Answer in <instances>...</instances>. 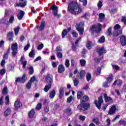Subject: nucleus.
Instances as JSON below:
<instances>
[{
	"label": "nucleus",
	"mask_w": 126,
	"mask_h": 126,
	"mask_svg": "<svg viewBox=\"0 0 126 126\" xmlns=\"http://www.w3.org/2000/svg\"><path fill=\"white\" fill-rule=\"evenodd\" d=\"M100 22H103V20L105 19V14L104 13H100L98 15Z\"/></svg>",
	"instance_id": "25"
},
{
	"label": "nucleus",
	"mask_w": 126,
	"mask_h": 126,
	"mask_svg": "<svg viewBox=\"0 0 126 126\" xmlns=\"http://www.w3.org/2000/svg\"><path fill=\"white\" fill-rule=\"evenodd\" d=\"M34 115H35V110L34 109H32L29 112V117L31 119H32L33 117H34Z\"/></svg>",
	"instance_id": "24"
},
{
	"label": "nucleus",
	"mask_w": 126,
	"mask_h": 126,
	"mask_svg": "<svg viewBox=\"0 0 126 126\" xmlns=\"http://www.w3.org/2000/svg\"><path fill=\"white\" fill-rule=\"evenodd\" d=\"M67 34H68V32H67V30H63L62 33V38L63 39V38H64L65 36H67Z\"/></svg>",
	"instance_id": "27"
},
{
	"label": "nucleus",
	"mask_w": 126,
	"mask_h": 126,
	"mask_svg": "<svg viewBox=\"0 0 126 126\" xmlns=\"http://www.w3.org/2000/svg\"><path fill=\"white\" fill-rule=\"evenodd\" d=\"M121 29V26L119 24H117L114 27V30H119V29Z\"/></svg>",
	"instance_id": "58"
},
{
	"label": "nucleus",
	"mask_w": 126,
	"mask_h": 126,
	"mask_svg": "<svg viewBox=\"0 0 126 126\" xmlns=\"http://www.w3.org/2000/svg\"><path fill=\"white\" fill-rule=\"evenodd\" d=\"M24 60H25V58H24V56L21 57L20 61L22 62V64H23V68H25V67H26V64H27V61H24Z\"/></svg>",
	"instance_id": "20"
},
{
	"label": "nucleus",
	"mask_w": 126,
	"mask_h": 126,
	"mask_svg": "<svg viewBox=\"0 0 126 126\" xmlns=\"http://www.w3.org/2000/svg\"><path fill=\"white\" fill-rule=\"evenodd\" d=\"M3 98H4V97L3 96H1V97L0 98V106H2V105H3Z\"/></svg>",
	"instance_id": "59"
},
{
	"label": "nucleus",
	"mask_w": 126,
	"mask_h": 126,
	"mask_svg": "<svg viewBox=\"0 0 126 126\" xmlns=\"http://www.w3.org/2000/svg\"><path fill=\"white\" fill-rule=\"evenodd\" d=\"M3 60H7V59H8V54H7V53H5V54L3 55Z\"/></svg>",
	"instance_id": "62"
},
{
	"label": "nucleus",
	"mask_w": 126,
	"mask_h": 126,
	"mask_svg": "<svg viewBox=\"0 0 126 126\" xmlns=\"http://www.w3.org/2000/svg\"><path fill=\"white\" fill-rule=\"evenodd\" d=\"M45 27H46V22L45 21H42L41 23L40 26H39L40 31H43V30L45 29Z\"/></svg>",
	"instance_id": "22"
},
{
	"label": "nucleus",
	"mask_w": 126,
	"mask_h": 126,
	"mask_svg": "<svg viewBox=\"0 0 126 126\" xmlns=\"http://www.w3.org/2000/svg\"><path fill=\"white\" fill-rule=\"evenodd\" d=\"M106 33H107V36L109 37L112 36V34H113V32H112V27H110L107 29Z\"/></svg>",
	"instance_id": "31"
},
{
	"label": "nucleus",
	"mask_w": 126,
	"mask_h": 126,
	"mask_svg": "<svg viewBox=\"0 0 126 126\" xmlns=\"http://www.w3.org/2000/svg\"><path fill=\"white\" fill-rule=\"evenodd\" d=\"M11 49L12 51V56L14 58H15L16 55H17V50L18 49V45L17 43H15L12 44Z\"/></svg>",
	"instance_id": "5"
},
{
	"label": "nucleus",
	"mask_w": 126,
	"mask_h": 126,
	"mask_svg": "<svg viewBox=\"0 0 126 126\" xmlns=\"http://www.w3.org/2000/svg\"><path fill=\"white\" fill-rule=\"evenodd\" d=\"M83 24H82V23H79L78 24H76V29H77V28L79 29V28H82L81 27H82V26H83Z\"/></svg>",
	"instance_id": "48"
},
{
	"label": "nucleus",
	"mask_w": 126,
	"mask_h": 126,
	"mask_svg": "<svg viewBox=\"0 0 126 126\" xmlns=\"http://www.w3.org/2000/svg\"><path fill=\"white\" fill-rule=\"evenodd\" d=\"M69 61L68 60V59H66L65 62V65L66 67H69Z\"/></svg>",
	"instance_id": "57"
},
{
	"label": "nucleus",
	"mask_w": 126,
	"mask_h": 126,
	"mask_svg": "<svg viewBox=\"0 0 126 126\" xmlns=\"http://www.w3.org/2000/svg\"><path fill=\"white\" fill-rule=\"evenodd\" d=\"M87 89H89V85H86L85 86L82 88L83 90H87Z\"/></svg>",
	"instance_id": "64"
},
{
	"label": "nucleus",
	"mask_w": 126,
	"mask_h": 126,
	"mask_svg": "<svg viewBox=\"0 0 126 126\" xmlns=\"http://www.w3.org/2000/svg\"><path fill=\"white\" fill-rule=\"evenodd\" d=\"M120 43L123 46V47H125L126 46V36L125 35H121L120 36Z\"/></svg>",
	"instance_id": "12"
},
{
	"label": "nucleus",
	"mask_w": 126,
	"mask_h": 126,
	"mask_svg": "<svg viewBox=\"0 0 126 126\" xmlns=\"http://www.w3.org/2000/svg\"><path fill=\"white\" fill-rule=\"evenodd\" d=\"M89 100V97L87 95H85L81 99V103H84L85 102H87Z\"/></svg>",
	"instance_id": "26"
},
{
	"label": "nucleus",
	"mask_w": 126,
	"mask_h": 126,
	"mask_svg": "<svg viewBox=\"0 0 126 126\" xmlns=\"http://www.w3.org/2000/svg\"><path fill=\"white\" fill-rule=\"evenodd\" d=\"M82 95H83V93L82 92L78 91L77 92V99H81V97H82Z\"/></svg>",
	"instance_id": "36"
},
{
	"label": "nucleus",
	"mask_w": 126,
	"mask_h": 126,
	"mask_svg": "<svg viewBox=\"0 0 126 126\" xmlns=\"http://www.w3.org/2000/svg\"><path fill=\"white\" fill-rule=\"evenodd\" d=\"M35 56V53H34V50H32L31 52L29 54V56L30 58H33Z\"/></svg>",
	"instance_id": "47"
},
{
	"label": "nucleus",
	"mask_w": 126,
	"mask_h": 126,
	"mask_svg": "<svg viewBox=\"0 0 126 126\" xmlns=\"http://www.w3.org/2000/svg\"><path fill=\"white\" fill-rule=\"evenodd\" d=\"M55 96H56V91L53 90L50 94L49 98H50V99H54Z\"/></svg>",
	"instance_id": "29"
},
{
	"label": "nucleus",
	"mask_w": 126,
	"mask_h": 126,
	"mask_svg": "<svg viewBox=\"0 0 126 126\" xmlns=\"http://www.w3.org/2000/svg\"><path fill=\"white\" fill-rule=\"evenodd\" d=\"M65 113H66V114H67L68 116H70V115L72 114V111H71V109L67 108L65 110Z\"/></svg>",
	"instance_id": "32"
},
{
	"label": "nucleus",
	"mask_w": 126,
	"mask_h": 126,
	"mask_svg": "<svg viewBox=\"0 0 126 126\" xmlns=\"http://www.w3.org/2000/svg\"><path fill=\"white\" fill-rule=\"evenodd\" d=\"M103 6V2L99 1L97 3L98 10Z\"/></svg>",
	"instance_id": "45"
},
{
	"label": "nucleus",
	"mask_w": 126,
	"mask_h": 126,
	"mask_svg": "<svg viewBox=\"0 0 126 126\" xmlns=\"http://www.w3.org/2000/svg\"><path fill=\"white\" fill-rule=\"evenodd\" d=\"M101 70H102V67L98 66L97 68V70L94 72L95 74H96V76L99 75L101 74Z\"/></svg>",
	"instance_id": "28"
},
{
	"label": "nucleus",
	"mask_w": 126,
	"mask_h": 126,
	"mask_svg": "<svg viewBox=\"0 0 126 126\" xmlns=\"http://www.w3.org/2000/svg\"><path fill=\"white\" fill-rule=\"evenodd\" d=\"M35 80H36V77L35 76H33L31 78L30 80H29V81H30V82H31L32 83V82H34Z\"/></svg>",
	"instance_id": "61"
},
{
	"label": "nucleus",
	"mask_w": 126,
	"mask_h": 126,
	"mask_svg": "<svg viewBox=\"0 0 126 126\" xmlns=\"http://www.w3.org/2000/svg\"><path fill=\"white\" fill-rule=\"evenodd\" d=\"M55 50L56 51V52H62V51H63V49H62V47L61 46H57Z\"/></svg>",
	"instance_id": "51"
},
{
	"label": "nucleus",
	"mask_w": 126,
	"mask_h": 126,
	"mask_svg": "<svg viewBox=\"0 0 126 126\" xmlns=\"http://www.w3.org/2000/svg\"><path fill=\"white\" fill-rule=\"evenodd\" d=\"M6 71V70H5V69L4 68L1 69L0 70V73L1 75H3L5 73Z\"/></svg>",
	"instance_id": "60"
},
{
	"label": "nucleus",
	"mask_w": 126,
	"mask_h": 126,
	"mask_svg": "<svg viewBox=\"0 0 126 126\" xmlns=\"http://www.w3.org/2000/svg\"><path fill=\"white\" fill-rule=\"evenodd\" d=\"M2 94L3 95H6L7 94V87H4L2 91Z\"/></svg>",
	"instance_id": "38"
},
{
	"label": "nucleus",
	"mask_w": 126,
	"mask_h": 126,
	"mask_svg": "<svg viewBox=\"0 0 126 126\" xmlns=\"http://www.w3.org/2000/svg\"><path fill=\"white\" fill-rule=\"evenodd\" d=\"M42 107H43V105L42 104V103H38L36 105V109L39 110H41L42 109Z\"/></svg>",
	"instance_id": "42"
},
{
	"label": "nucleus",
	"mask_w": 126,
	"mask_h": 126,
	"mask_svg": "<svg viewBox=\"0 0 126 126\" xmlns=\"http://www.w3.org/2000/svg\"><path fill=\"white\" fill-rule=\"evenodd\" d=\"M102 29V25L100 23L98 24V26L96 25H93L90 29V32L92 34V35H94L95 33H100V31H101Z\"/></svg>",
	"instance_id": "3"
},
{
	"label": "nucleus",
	"mask_w": 126,
	"mask_h": 126,
	"mask_svg": "<svg viewBox=\"0 0 126 126\" xmlns=\"http://www.w3.org/2000/svg\"><path fill=\"white\" fill-rule=\"evenodd\" d=\"M80 63L81 64V66H85V64H86V61L84 59H82L80 60Z\"/></svg>",
	"instance_id": "41"
},
{
	"label": "nucleus",
	"mask_w": 126,
	"mask_h": 126,
	"mask_svg": "<svg viewBox=\"0 0 126 126\" xmlns=\"http://www.w3.org/2000/svg\"><path fill=\"white\" fill-rule=\"evenodd\" d=\"M86 47L88 50H90L92 48V45H91V41H88L87 43Z\"/></svg>",
	"instance_id": "37"
},
{
	"label": "nucleus",
	"mask_w": 126,
	"mask_h": 126,
	"mask_svg": "<svg viewBox=\"0 0 126 126\" xmlns=\"http://www.w3.org/2000/svg\"><path fill=\"white\" fill-rule=\"evenodd\" d=\"M14 20V16H11L9 19L8 23H12Z\"/></svg>",
	"instance_id": "55"
},
{
	"label": "nucleus",
	"mask_w": 126,
	"mask_h": 126,
	"mask_svg": "<svg viewBox=\"0 0 126 126\" xmlns=\"http://www.w3.org/2000/svg\"><path fill=\"white\" fill-rule=\"evenodd\" d=\"M121 21H122V22H124V25H126V16L122 17Z\"/></svg>",
	"instance_id": "56"
},
{
	"label": "nucleus",
	"mask_w": 126,
	"mask_h": 126,
	"mask_svg": "<svg viewBox=\"0 0 126 126\" xmlns=\"http://www.w3.org/2000/svg\"><path fill=\"white\" fill-rule=\"evenodd\" d=\"M68 10L72 14L75 15L78 14V13H80L82 11L81 8L79 7L78 3L75 1H71L69 3Z\"/></svg>",
	"instance_id": "1"
},
{
	"label": "nucleus",
	"mask_w": 126,
	"mask_h": 126,
	"mask_svg": "<svg viewBox=\"0 0 126 126\" xmlns=\"http://www.w3.org/2000/svg\"><path fill=\"white\" fill-rule=\"evenodd\" d=\"M86 73V72H85V70H82L80 71L79 73V75H78L77 77L80 78V79H84Z\"/></svg>",
	"instance_id": "14"
},
{
	"label": "nucleus",
	"mask_w": 126,
	"mask_h": 126,
	"mask_svg": "<svg viewBox=\"0 0 126 126\" xmlns=\"http://www.w3.org/2000/svg\"><path fill=\"white\" fill-rule=\"evenodd\" d=\"M14 107L15 111H17V109H19V108H21V107H22V103L19 99L15 101L14 103Z\"/></svg>",
	"instance_id": "9"
},
{
	"label": "nucleus",
	"mask_w": 126,
	"mask_h": 126,
	"mask_svg": "<svg viewBox=\"0 0 126 126\" xmlns=\"http://www.w3.org/2000/svg\"><path fill=\"white\" fill-rule=\"evenodd\" d=\"M79 111H86V110H89L90 109V104L89 103H81L77 107Z\"/></svg>",
	"instance_id": "4"
},
{
	"label": "nucleus",
	"mask_w": 126,
	"mask_h": 126,
	"mask_svg": "<svg viewBox=\"0 0 126 126\" xmlns=\"http://www.w3.org/2000/svg\"><path fill=\"white\" fill-rule=\"evenodd\" d=\"M0 24H3L4 25H7V26L9 25L8 21L4 18H2L0 20Z\"/></svg>",
	"instance_id": "21"
},
{
	"label": "nucleus",
	"mask_w": 126,
	"mask_h": 126,
	"mask_svg": "<svg viewBox=\"0 0 126 126\" xmlns=\"http://www.w3.org/2000/svg\"><path fill=\"white\" fill-rule=\"evenodd\" d=\"M72 100H73V96H72V95H70L67 99V103H71V102H72Z\"/></svg>",
	"instance_id": "46"
},
{
	"label": "nucleus",
	"mask_w": 126,
	"mask_h": 126,
	"mask_svg": "<svg viewBox=\"0 0 126 126\" xmlns=\"http://www.w3.org/2000/svg\"><path fill=\"white\" fill-rule=\"evenodd\" d=\"M64 94V88H61L59 90V97L60 99H62Z\"/></svg>",
	"instance_id": "18"
},
{
	"label": "nucleus",
	"mask_w": 126,
	"mask_h": 126,
	"mask_svg": "<svg viewBox=\"0 0 126 126\" xmlns=\"http://www.w3.org/2000/svg\"><path fill=\"white\" fill-rule=\"evenodd\" d=\"M108 84H109V83H108L107 82H105L103 83V87H104L105 88H107L109 87Z\"/></svg>",
	"instance_id": "63"
},
{
	"label": "nucleus",
	"mask_w": 126,
	"mask_h": 126,
	"mask_svg": "<svg viewBox=\"0 0 126 126\" xmlns=\"http://www.w3.org/2000/svg\"><path fill=\"white\" fill-rule=\"evenodd\" d=\"M50 9L51 10H53V14L54 16H57V18H60V17H61V14H58L59 9H58V6H57V5H54L51 6V7H50Z\"/></svg>",
	"instance_id": "7"
},
{
	"label": "nucleus",
	"mask_w": 126,
	"mask_h": 126,
	"mask_svg": "<svg viewBox=\"0 0 126 126\" xmlns=\"http://www.w3.org/2000/svg\"><path fill=\"white\" fill-rule=\"evenodd\" d=\"M103 98L106 103H108V102H111V101L113 100V98H112V97L108 96L107 94H103Z\"/></svg>",
	"instance_id": "16"
},
{
	"label": "nucleus",
	"mask_w": 126,
	"mask_h": 126,
	"mask_svg": "<svg viewBox=\"0 0 126 126\" xmlns=\"http://www.w3.org/2000/svg\"><path fill=\"white\" fill-rule=\"evenodd\" d=\"M53 76L50 75H47L46 77V81L48 85H46L44 88V91L45 92H48L50 90V88H52V84H53Z\"/></svg>",
	"instance_id": "2"
},
{
	"label": "nucleus",
	"mask_w": 126,
	"mask_h": 126,
	"mask_svg": "<svg viewBox=\"0 0 126 126\" xmlns=\"http://www.w3.org/2000/svg\"><path fill=\"white\" fill-rule=\"evenodd\" d=\"M10 113H11V109L9 108H7L4 113V117H8L10 115Z\"/></svg>",
	"instance_id": "23"
},
{
	"label": "nucleus",
	"mask_w": 126,
	"mask_h": 126,
	"mask_svg": "<svg viewBox=\"0 0 126 126\" xmlns=\"http://www.w3.org/2000/svg\"><path fill=\"white\" fill-rule=\"evenodd\" d=\"M93 122L96 124V125H99L100 124V122L99 121V119L98 118H94L93 119Z\"/></svg>",
	"instance_id": "53"
},
{
	"label": "nucleus",
	"mask_w": 126,
	"mask_h": 126,
	"mask_svg": "<svg viewBox=\"0 0 126 126\" xmlns=\"http://www.w3.org/2000/svg\"><path fill=\"white\" fill-rule=\"evenodd\" d=\"M56 56L58 59H63V53L58 52L56 53Z\"/></svg>",
	"instance_id": "43"
},
{
	"label": "nucleus",
	"mask_w": 126,
	"mask_h": 126,
	"mask_svg": "<svg viewBox=\"0 0 126 126\" xmlns=\"http://www.w3.org/2000/svg\"><path fill=\"white\" fill-rule=\"evenodd\" d=\"M116 110L117 108L116 107L115 105H113L108 112V115H114V114L116 113Z\"/></svg>",
	"instance_id": "15"
},
{
	"label": "nucleus",
	"mask_w": 126,
	"mask_h": 126,
	"mask_svg": "<svg viewBox=\"0 0 126 126\" xmlns=\"http://www.w3.org/2000/svg\"><path fill=\"white\" fill-rule=\"evenodd\" d=\"M76 30L78 31L80 35H83V33H84V29L83 28H77Z\"/></svg>",
	"instance_id": "33"
},
{
	"label": "nucleus",
	"mask_w": 126,
	"mask_h": 126,
	"mask_svg": "<svg viewBox=\"0 0 126 126\" xmlns=\"http://www.w3.org/2000/svg\"><path fill=\"white\" fill-rule=\"evenodd\" d=\"M5 101V105H9V97L8 96H6Z\"/></svg>",
	"instance_id": "52"
},
{
	"label": "nucleus",
	"mask_w": 126,
	"mask_h": 126,
	"mask_svg": "<svg viewBox=\"0 0 126 126\" xmlns=\"http://www.w3.org/2000/svg\"><path fill=\"white\" fill-rule=\"evenodd\" d=\"M27 5V2L26 1L22 0L21 2L19 3H17L15 5V6H18L20 7H25Z\"/></svg>",
	"instance_id": "10"
},
{
	"label": "nucleus",
	"mask_w": 126,
	"mask_h": 126,
	"mask_svg": "<svg viewBox=\"0 0 126 126\" xmlns=\"http://www.w3.org/2000/svg\"><path fill=\"white\" fill-rule=\"evenodd\" d=\"M73 83L74 86H78L79 83V80H78V79L75 78V79L73 80Z\"/></svg>",
	"instance_id": "40"
},
{
	"label": "nucleus",
	"mask_w": 126,
	"mask_h": 126,
	"mask_svg": "<svg viewBox=\"0 0 126 126\" xmlns=\"http://www.w3.org/2000/svg\"><path fill=\"white\" fill-rule=\"evenodd\" d=\"M98 43L99 44H103L105 42V36H102L99 39L97 40Z\"/></svg>",
	"instance_id": "35"
},
{
	"label": "nucleus",
	"mask_w": 126,
	"mask_h": 126,
	"mask_svg": "<svg viewBox=\"0 0 126 126\" xmlns=\"http://www.w3.org/2000/svg\"><path fill=\"white\" fill-rule=\"evenodd\" d=\"M65 70V68L63 66V65L60 64L59 65L58 71L59 73H63Z\"/></svg>",
	"instance_id": "17"
},
{
	"label": "nucleus",
	"mask_w": 126,
	"mask_h": 126,
	"mask_svg": "<svg viewBox=\"0 0 126 126\" xmlns=\"http://www.w3.org/2000/svg\"><path fill=\"white\" fill-rule=\"evenodd\" d=\"M88 52V51H87L85 48H84L83 49H82L81 51L82 57H83V58H86V53H87Z\"/></svg>",
	"instance_id": "30"
},
{
	"label": "nucleus",
	"mask_w": 126,
	"mask_h": 126,
	"mask_svg": "<svg viewBox=\"0 0 126 126\" xmlns=\"http://www.w3.org/2000/svg\"><path fill=\"white\" fill-rule=\"evenodd\" d=\"M26 75L25 74H23L21 78L20 77H17L16 78L15 82L16 83H24L25 82V81L26 80L25 79Z\"/></svg>",
	"instance_id": "8"
},
{
	"label": "nucleus",
	"mask_w": 126,
	"mask_h": 126,
	"mask_svg": "<svg viewBox=\"0 0 126 126\" xmlns=\"http://www.w3.org/2000/svg\"><path fill=\"white\" fill-rule=\"evenodd\" d=\"M103 102H104V100H103L102 96H100V97H99L98 100H95L94 104L96 108H97L98 110H100V109H101V106H102V103Z\"/></svg>",
	"instance_id": "6"
},
{
	"label": "nucleus",
	"mask_w": 126,
	"mask_h": 126,
	"mask_svg": "<svg viewBox=\"0 0 126 126\" xmlns=\"http://www.w3.org/2000/svg\"><path fill=\"white\" fill-rule=\"evenodd\" d=\"M97 52L99 56H102L103 54H106V53H107V50L105 49L104 47H102L99 49L97 50Z\"/></svg>",
	"instance_id": "13"
},
{
	"label": "nucleus",
	"mask_w": 126,
	"mask_h": 126,
	"mask_svg": "<svg viewBox=\"0 0 126 126\" xmlns=\"http://www.w3.org/2000/svg\"><path fill=\"white\" fill-rule=\"evenodd\" d=\"M79 41H81V37L78 38V39L76 41L74 44L72 45V51L75 52L76 51V47H78V43H79Z\"/></svg>",
	"instance_id": "11"
},
{
	"label": "nucleus",
	"mask_w": 126,
	"mask_h": 126,
	"mask_svg": "<svg viewBox=\"0 0 126 126\" xmlns=\"http://www.w3.org/2000/svg\"><path fill=\"white\" fill-rule=\"evenodd\" d=\"M118 125H123V126H126V122L125 120H120Z\"/></svg>",
	"instance_id": "54"
},
{
	"label": "nucleus",
	"mask_w": 126,
	"mask_h": 126,
	"mask_svg": "<svg viewBox=\"0 0 126 126\" xmlns=\"http://www.w3.org/2000/svg\"><path fill=\"white\" fill-rule=\"evenodd\" d=\"M86 78L87 81H90V80H91V74L90 73H89L87 74Z\"/></svg>",
	"instance_id": "49"
},
{
	"label": "nucleus",
	"mask_w": 126,
	"mask_h": 126,
	"mask_svg": "<svg viewBox=\"0 0 126 126\" xmlns=\"http://www.w3.org/2000/svg\"><path fill=\"white\" fill-rule=\"evenodd\" d=\"M32 85V83H31V82H30L29 81L28 83H27V85H26V87L27 88V89H31V86Z\"/></svg>",
	"instance_id": "50"
},
{
	"label": "nucleus",
	"mask_w": 126,
	"mask_h": 126,
	"mask_svg": "<svg viewBox=\"0 0 126 126\" xmlns=\"http://www.w3.org/2000/svg\"><path fill=\"white\" fill-rule=\"evenodd\" d=\"M29 73L30 75L33 74L34 73V68L32 66H31L29 67Z\"/></svg>",
	"instance_id": "34"
},
{
	"label": "nucleus",
	"mask_w": 126,
	"mask_h": 126,
	"mask_svg": "<svg viewBox=\"0 0 126 126\" xmlns=\"http://www.w3.org/2000/svg\"><path fill=\"white\" fill-rule=\"evenodd\" d=\"M24 14H25V13L24 12V11L22 10H20V12L17 14V17L18 18V20H21V19L23 18V16H24Z\"/></svg>",
	"instance_id": "19"
},
{
	"label": "nucleus",
	"mask_w": 126,
	"mask_h": 126,
	"mask_svg": "<svg viewBox=\"0 0 126 126\" xmlns=\"http://www.w3.org/2000/svg\"><path fill=\"white\" fill-rule=\"evenodd\" d=\"M20 29V27H17V28L14 29V31L15 32V35H18V32H19V30Z\"/></svg>",
	"instance_id": "44"
},
{
	"label": "nucleus",
	"mask_w": 126,
	"mask_h": 126,
	"mask_svg": "<svg viewBox=\"0 0 126 126\" xmlns=\"http://www.w3.org/2000/svg\"><path fill=\"white\" fill-rule=\"evenodd\" d=\"M106 78L107 79V82L108 83H110V82H112V81H113V78L112 75L110 76L107 77Z\"/></svg>",
	"instance_id": "39"
}]
</instances>
